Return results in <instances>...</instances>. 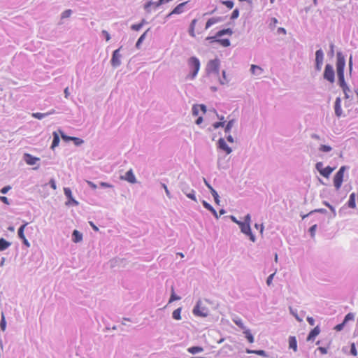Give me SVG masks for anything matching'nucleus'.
Masks as SVG:
<instances>
[{"label":"nucleus","instance_id":"8","mask_svg":"<svg viewBox=\"0 0 358 358\" xmlns=\"http://www.w3.org/2000/svg\"><path fill=\"white\" fill-rule=\"evenodd\" d=\"M323 52L322 50H318L315 52V69L317 71H320L322 69V63H323Z\"/></svg>","mask_w":358,"mask_h":358},{"label":"nucleus","instance_id":"36","mask_svg":"<svg viewBox=\"0 0 358 358\" xmlns=\"http://www.w3.org/2000/svg\"><path fill=\"white\" fill-rule=\"evenodd\" d=\"M180 297L176 295V294L174 292V288H173V287H171V295L169 303H171L174 301L180 300Z\"/></svg>","mask_w":358,"mask_h":358},{"label":"nucleus","instance_id":"28","mask_svg":"<svg viewBox=\"0 0 358 358\" xmlns=\"http://www.w3.org/2000/svg\"><path fill=\"white\" fill-rule=\"evenodd\" d=\"M73 241L75 243L80 242L83 239L82 234L77 230H74L73 232Z\"/></svg>","mask_w":358,"mask_h":358},{"label":"nucleus","instance_id":"10","mask_svg":"<svg viewBox=\"0 0 358 358\" xmlns=\"http://www.w3.org/2000/svg\"><path fill=\"white\" fill-rule=\"evenodd\" d=\"M120 49H117L113 52V57L111 59V64L113 67H117L120 65Z\"/></svg>","mask_w":358,"mask_h":358},{"label":"nucleus","instance_id":"56","mask_svg":"<svg viewBox=\"0 0 358 358\" xmlns=\"http://www.w3.org/2000/svg\"><path fill=\"white\" fill-rule=\"evenodd\" d=\"M224 124V122H215L213 124V127L215 129H217L219 128L220 127H222Z\"/></svg>","mask_w":358,"mask_h":358},{"label":"nucleus","instance_id":"62","mask_svg":"<svg viewBox=\"0 0 358 358\" xmlns=\"http://www.w3.org/2000/svg\"><path fill=\"white\" fill-rule=\"evenodd\" d=\"M316 224L312 226L310 228V232L311 234V235L313 236L314 234H315V230H316Z\"/></svg>","mask_w":358,"mask_h":358},{"label":"nucleus","instance_id":"16","mask_svg":"<svg viewBox=\"0 0 358 358\" xmlns=\"http://www.w3.org/2000/svg\"><path fill=\"white\" fill-rule=\"evenodd\" d=\"M289 347L293 349L294 352L297 350V342L295 336H290L289 338Z\"/></svg>","mask_w":358,"mask_h":358},{"label":"nucleus","instance_id":"42","mask_svg":"<svg viewBox=\"0 0 358 358\" xmlns=\"http://www.w3.org/2000/svg\"><path fill=\"white\" fill-rule=\"evenodd\" d=\"M350 354L353 356L357 355V350L354 343H352L350 346Z\"/></svg>","mask_w":358,"mask_h":358},{"label":"nucleus","instance_id":"41","mask_svg":"<svg viewBox=\"0 0 358 358\" xmlns=\"http://www.w3.org/2000/svg\"><path fill=\"white\" fill-rule=\"evenodd\" d=\"M222 3L229 9H231L234 7V2L232 1H222Z\"/></svg>","mask_w":358,"mask_h":358},{"label":"nucleus","instance_id":"26","mask_svg":"<svg viewBox=\"0 0 358 358\" xmlns=\"http://www.w3.org/2000/svg\"><path fill=\"white\" fill-rule=\"evenodd\" d=\"M10 243L4 238H0V250H4L10 246Z\"/></svg>","mask_w":358,"mask_h":358},{"label":"nucleus","instance_id":"34","mask_svg":"<svg viewBox=\"0 0 358 358\" xmlns=\"http://www.w3.org/2000/svg\"><path fill=\"white\" fill-rule=\"evenodd\" d=\"M28 224L27 222L24 223V224H22L18 229V236L20 238H24L25 237L24 234V229L26 227V226Z\"/></svg>","mask_w":358,"mask_h":358},{"label":"nucleus","instance_id":"14","mask_svg":"<svg viewBox=\"0 0 358 358\" xmlns=\"http://www.w3.org/2000/svg\"><path fill=\"white\" fill-rule=\"evenodd\" d=\"M199 110H201L203 113L206 112V107L203 104L194 105L192 107V114L195 116L199 115Z\"/></svg>","mask_w":358,"mask_h":358},{"label":"nucleus","instance_id":"33","mask_svg":"<svg viewBox=\"0 0 358 358\" xmlns=\"http://www.w3.org/2000/svg\"><path fill=\"white\" fill-rule=\"evenodd\" d=\"M181 308H178L177 309H176L173 312V317L175 319V320H179L181 319Z\"/></svg>","mask_w":358,"mask_h":358},{"label":"nucleus","instance_id":"24","mask_svg":"<svg viewBox=\"0 0 358 358\" xmlns=\"http://www.w3.org/2000/svg\"><path fill=\"white\" fill-rule=\"evenodd\" d=\"M250 70L252 74L257 75H260L263 71V69L260 66L255 64L251 65Z\"/></svg>","mask_w":358,"mask_h":358},{"label":"nucleus","instance_id":"19","mask_svg":"<svg viewBox=\"0 0 358 358\" xmlns=\"http://www.w3.org/2000/svg\"><path fill=\"white\" fill-rule=\"evenodd\" d=\"M186 2H183V3H181L180 4H178L173 10L172 12L169 14V15H172V14H180L181 13H182L183 11V7L185 5Z\"/></svg>","mask_w":358,"mask_h":358},{"label":"nucleus","instance_id":"18","mask_svg":"<svg viewBox=\"0 0 358 358\" xmlns=\"http://www.w3.org/2000/svg\"><path fill=\"white\" fill-rule=\"evenodd\" d=\"M334 171L333 168H331L330 166L325 167L322 169V170H320V173L322 176H323L325 178H328L330 174Z\"/></svg>","mask_w":358,"mask_h":358},{"label":"nucleus","instance_id":"4","mask_svg":"<svg viewBox=\"0 0 358 358\" xmlns=\"http://www.w3.org/2000/svg\"><path fill=\"white\" fill-rule=\"evenodd\" d=\"M220 64L218 59L210 60L206 65V72L208 73H216L218 75Z\"/></svg>","mask_w":358,"mask_h":358},{"label":"nucleus","instance_id":"9","mask_svg":"<svg viewBox=\"0 0 358 358\" xmlns=\"http://www.w3.org/2000/svg\"><path fill=\"white\" fill-rule=\"evenodd\" d=\"M231 34L232 31L230 29H224L219 31L215 36H208L206 38V41H209L210 42H216L215 40L218 39V38L221 37L224 34Z\"/></svg>","mask_w":358,"mask_h":358},{"label":"nucleus","instance_id":"38","mask_svg":"<svg viewBox=\"0 0 358 358\" xmlns=\"http://www.w3.org/2000/svg\"><path fill=\"white\" fill-rule=\"evenodd\" d=\"M64 192L67 198H69V199L73 201L76 203H77V202L73 199L71 190L69 187H64Z\"/></svg>","mask_w":358,"mask_h":358},{"label":"nucleus","instance_id":"30","mask_svg":"<svg viewBox=\"0 0 358 358\" xmlns=\"http://www.w3.org/2000/svg\"><path fill=\"white\" fill-rule=\"evenodd\" d=\"M203 206L208 210H209L210 211H211L213 213V214L217 218L218 217V215L217 214V212L216 210L212 207L211 205H210L208 203H207L206 201H203Z\"/></svg>","mask_w":358,"mask_h":358},{"label":"nucleus","instance_id":"13","mask_svg":"<svg viewBox=\"0 0 358 358\" xmlns=\"http://www.w3.org/2000/svg\"><path fill=\"white\" fill-rule=\"evenodd\" d=\"M219 148L223 150L227 155L231 152V149L227 145L225 141L223 138H220L218 141Z\"/></svg>","mask_w":358,"mask_h":358},{"label":"nucleus","instance_id":"45","mask_svg":"<svg viewBox=\"0 0 358 358\" xmlns=\"http://www.w3.org/2000/svg\"><path fill=\"white\" fill-rule=\"evenodd\" d=\"M233 126H234V121L233 120L229 121L225 127V132H229Z\"/></svg>","mask_w":358,"mask_h":358},{"label":"nucleus","instance_id":"63","mask_svg":"<svg viewBox=\"0 0 358 358\" xmlns=\"http://www.w3.org/2000/svg\"><path fill=\"white\" fill-rule=\"evenodd\" d=\"M61 136H62V138L64 141H70V140H71V137H69V136H66V135H65V134H64L62 132H61Z\"/></svg>","mask_w":358,"mask_h":358},{"label":"nucleus","instance_id":"32","mask_svg":"<svg viewBox=\"0 0 358 358\" xmlns=\"http://www.w3.org/2000/svg\"><path fill=\"white\" fill-rule=\"evenodd\" d=\"M217 43H218L219 44H220L223 47H228L230 45V41L229 39H220V38H218V39L215 40Z\"/></svg>","mask_w":358,"mask_h":358},{"label":"nucleus","instance_id":"23","mask_svg":"<svg viewBox=\"0 0 358 358\" xmlns=\"http://www.w3.org/2000/svg\"><path fill=\"white\" fill-rule=\"evenodd\" d=\"M170 0H159L157 3H152L151 1H149L145 5V9L147 10L148 11H149V8L150 6H151L152 5H155V7H157L159 6L160 4L163 3L164 2H168Z\"/></svg>","mask_w":358,"mask_h":358},{"label":"nucleus","instance_id":"17","mask_svg":"<svg viewBox=\"0 0 358 358\" xmlns=\"http://www.w3.org/2000/svg\"><path fill=\"white\" fill-rule=\"evenodd\" d=\"M320 329L318 327H315L309 333V335L307 338L308 341H310L315 338L320 334Z\"/></svg>","mask_w":358,"mask_h":358},{"label":"nucleus","instance_id":"46","mask_svg":"<svg viewBox=\"0 0 358 358\" xmlns=\"http://www.w3.org/2000/svg\"><path fill=\"white\" fill-rule=\"evenodd\" d=\"M0 327H1V329L4 331L5 329H6V320H5V317L3 315V313H2V317H1V323H0Z\"/></svg>","mask_w":358,"mask_h":358},{"label":"nucleus","instance_id":"27","mask_svg":"<svg viewBox=\"0 0 358 358\" xmlns=\"http://www.w3.org/2000/svg\"><path fill=\"white\" fill-rule=\"evenodd\" d=\"M196 22H197V20L196 19H194L192 21L190 27H189V35L191 36H192V37H195L194 29H195V26H196Z\"/></svg>","mask_w":358,"mask_h":358},{"label":"nucleus","instance_id":"61","mask_svg":"<svg viewBox=\"0 0 358 358\" xmlns=\"http://www.w3.org/2000/svg\"><path fill=\"white\" fill-rule=\"evenodd\" d=\"M307 321L311 326H313L315 324V320L311 317H308Z\"/></svg>","mask_w":358,"mask_h":358},{"label":"nucleus","instance_id":"60","mask_svg":"<svg viewBox=\"0 0 358 358\" xmlns=\"http://www.w3.org/2000/svg\"><path fill=\"white\" fill-rule=\"evenodd\" d=\"M0 200H1L3 203H4L5 204H7V205H8V204H9L8 199V198H7V197H6V196H0Z\"/></svg>","mask_w":358,"mask_h":358},{"label":"nucleus","instance_id":"59","mask_svg":"<svg viewBox=\"0 0 358 358\" xmlns=\"http://www.w3.org/2000/svg\"><path fill=\"white\" fill-rule=\"evenodd\" d=\"M102 33L105 36L106 41H108L110 39V36L108 32L106 30H103Z\"/></svg>","mask_w":358,"mask_h":358},{"label":"nucleus","instance_id":"44","mask_svg":"<svg viewBox=\"0 0 358 358\" xmlns=\"http://www.w3.org/2000/svg\"><path fill=\"white\" fill-rule=\"evenodd\" d=\"M354 318H355L354 314H353V313H348V314L345 315V318H344V321H343V322H344L345 323H346V322H347L348 321H349V320H354Z\"/></svg>","mask_w":358,"mask_h":358},{"label":"nucleus","instance_id":"51","mask_svg":"<svg viewBox=\"0 0 358 358\" xmlns=\"http://www.w3.org/2000/svg\"><path fill=\"white\" fill-rule=\"evenodd\" d=\"M187 196L194 201L196 200V197H195V194H194V190H192V192L191 193H185Z\"/></svg>","mask_w":358,"mask_h":358},{"label":"nucleus","instance_id":"53","mask_svg":"<svg viewBox=\"0 0 358 358\" xmlns=\"http://www.w3.org/2000/svg\"><path fill=\"white\" fill-rule=\"evenodd\" d=\"M50 187L54 189L55 190L57 189V185H56V182H55V180L54 179H51L50 180Z\"/></svg>","mask_w":358,"mask_h":358},{"label":"nucleus","instance_id":"22","mask_svg":"<svg viewBox=\"0 0 358 358\" xmlns=\"http://www.w3.org/2000/svg\"><path fill=\"white\" fill-rule=\"evenodd\" d=\"M53 113H55V110H52L51 111H50L49 113H35L32 114V116L36 119L41 120L43 117H45V116H47L48 115L53 114Z\"/></svg>","mask_w":358,"mask_h":358},{"label":"nucleus","instance_id":"40","mask_svg":"<svg viewBox=\"0 0 358 358\" xmlns=\"http://www.w3.org/2000/svg\"><path fill=\"white\" fill-rule=\"evenodd\" d=\"M144 22L145 20H143L141 23L131 25V29L135 31H138L143 27Z\"/></svg>","mask_w":358,"mask_h":358},{"label":"nucleus","instance_id":"2","mask_svg":"<svg viewBox=\"0 0 358 358\" xmlns=\"http://www.w3.org/2000/svg\"><path fill=\"white\" fill-rule=\"evenodd\" d=\"M187 66L189 69V74L187 75V78L194 80L200 69L201 64L199 59L194 56L189 57L187 59Z\"/></svg>","mask_w":358,"mask_h":358},{"label":"nucleus","instance_id":"47","mask_svg":"<svg viewBox=\"0 0 358 358\" xmlns=\"http://www.w3.org/2000/svg\"><path fill=\"white\" fill-rule=\"evenodd\" d=\"M239 16V11L238 9H235L233 10L231 16V19L234 20L236 19Z\"/></svg>","mask_w":358,"mask_h":358},{"label":"nucleus","instance_id":"12","mask_svg":"<svg viewBox=\"0 0 358 358\" xmlns=\"http://www.w3.org/2000/svg\"><path fill=\"white\" fill-rule=\"evenodd\" d=\"M24 158L26 163L29 165H34L38 161H39V158L34 157L28 153L24 154Z\"/></svg>","mask_w":358,"mask_h":358},{"label":"nucleus","instance_id":"3","mask_svg":"<svg viewBox=\"0 0 358 358\" xmlns=\"http://www.w3.org/2000/svg\"><path fill=\"white\" fill-rule=\"evenodd\" d=\"M193 313L196 316L205 317L208 315L209 310L206 307L203 306L201 301H199L193 309Z\"/></svg>","mask_w":358,"mask_h":358},{"label":"nucleus","instance_id":"21","mask_svg":"<svg viewBox=\"0 0 358 358\" xmlns=\"http://www.w3.org/2000/svg\"><path fill=\"white\" fill-rule=\"evenodd\" d=\"M188 352L194 355L203 351V348L200 346H193L187 349Z\"/></svg>","mask_w":358,"mask_h":358},{"label":"nucleus","instance_id":"43","mask_svg":"<svg viewBox=\"0 0 358 358\" xmlns=\"http://www.w3.org/2000/svg\"><path fill=\"white\" fill-rule=\"evenodd\" d=\"M320 150L322 152H327L331 150V148L329 145H322L320 147Z\"/></svg>","mask_w":358,"mask_h":358},{"label":"nucleus","instance_id":"31","mask_svg":"<svg viewBox=\"0 0 358 358\" xmlns=\"http://www.w3.org/2000/svg\"><path fill=\"white\" fill-rule=\"evenodd\" d=\"M244 334L245 335V337L247 338V340L248 341V342L250 343H254V337L252 335L251 332L250 330L248 329H245L244 331Z\"/></svg>","mask_w":358,"mask_h":358},{"label":"nucleus","instance_id":"29","mask_svg":"<svg viewBox=\"0 0 358 358\" xmlns=\"http://www.w3.org/2000/svg\"><path fill=\"white\" fill-rule=\"evenodd\" d=\"M220 21L219 18H216V17H212L210 19H209L206 24V27L205 29H208L209 27H210L213 24H215L216 23H217L218 22Z\"/></svg>","mask_w":358,"mask_h":358},{"label":"nucleus","instance_id":"54","mask_svg":"<svg viewBox=\"0 0 358 358\" xmlns=\"http://www.w3.org/2000/svg\"><path fill=\"white\" fill-rule=\"evenodd\" d=\"M345 324V323L344 322H343V323L337 324V325L335 327V328H334V329H335L336 331H341V330H342V329H343V327H344Z\"/></svg>","mask_w":358,"mask_h":358},{"label":"nucleus","instance_id":"48","mask_svg":"<svg viewBox=\"0 0 358 358\" xmlns=\"http://www.w3.org/2000/svg\"><path fill=\"white\" fill-rule=\"evenodd\" d=\"M71 15V10H66L65 11H64L62 13V18H66V17H70Z\"/></svg>","mask_w":358,"mask_h":358},{"label":"nucleus","instance_id":"11","mask_svg":"<svg viewBox=\"0 0 358 358\" xmlns=\"http://www.w3.org/2000/svg\"><path fill=\"white\" fill-rule=\"evenodd\" d=\"M121 179L122 180H127V182H130V183H136V177L133 173V171L132 169H130L129 170L124 176H122L121 177Z\"/></svg>","mask_w":358,"mask_h":358},{"label":"nucleus","instance_id":"20","mask_svg":"<svg viewBox=\"0 0 358 358\" xmlns=\"http://www.w3.org/2000/svg\"><path fill=\"white\" fill-rule=\"evenodd\" d=\"M348 206L351 208H355L356 207V195L355 193H352L350 195Z\"/></svg>","mask_w":358,"mask_h":358},{"label":"nucleus","instance_id":"37","mask_svg":"<svg viewBox=\"0 0 358 358\" xmlns=\"http://www.w3.org/2000/svg\"><path fill=\"white\" fill-rule=\"evenodd\" d=\"M247 353L248 354H255L260 356H265L266 353L264 350H247Z\"/></svg>","mask_w":358,"mask_h":358},{"label":"nucleus","instance_id":"15","mask_svg":"<svg viewBox=\"0 0 358 358\" xmlns=\"http://www.w3.org/2000/svg\"><path fill=\"white\" fill-rule=\"evenodd\" d=\"M335 113L337 117H341L342 115V109H341V98H336L335 101L334 105Z\"/></svg>","mask_w":358,"mask_h":358},{"label":"nucleus","instance_id":"6","mask_svg":"<svg viewBox=\"0 0 358 358\" xmlns=\"http://www.w3.org/2000/svg\"><path fill=\"white\" fill-rule=\"evenodd\" d=\"M324 78L333 83L335 80L334 71L331 65L327 64L324 72Z\"/></svg>","mask_w":358,"mask_h":358},{"label":"nucleus","instance_id":"25","mask_svg":"<svg viewBox=\"0 0 358 358\" xmlns=\"http://www.w3.org/2000/svg\"><path fill=\"white\" fill-rule=\"evenodd\" d=\"M59 143V137L57 132H53V141L51 145V148L54 149L57 147Z\"/></svg>","mask_w":358,"mask_h":358},{"label":"nucleus","instance_id":"58","mask_svg":"<svg viewBox=\"0 0 358 358\" xmlns=\"http://www.w3.org/2000/svg\"><path fill=\"white\" fill-rule=\"evenodd\" d=\"M277 32L279 34H283V35L286 34V30L282 27H279L277 30Z\"/></svg>","mask_w":358,"mask_h":358},{"label":"nucleus","instance_id":"39","mask_svg":"<svg viewBox=\"0 0 358 358\" xmlns=\"http://www.w3.org/2000/svg\"><path fill=\"white\" fill-rule=\"evenodd\" d=\"M210 192L214 198L215 203L218 204L220 202V200H219V195H218L217 192L213 187H210Z\"/></svg>","mask_w":358,"mask_h":358},{"label":"nucleus","instance_id":"1","mask_svg":"<svg viewBox=\"0 0 358 358\" xmlns=\"http://www.w3.org/2000/svg\"><path fill=\"white\" fill-rule=\"evenodd\" d=\"M345 66V62L344 57L341 54H337V61H336V72L337 76L338 78V82L341 87L342 88L344 94H345V98L348 99L350 92V89L347 86L345 82V78H344V68Z\"/></svg>","mask_w":358,"mask_h":358},{"label":"nucleus","instance_id":"55","mask_svg":"<svg viewBox=\"0 0 358 358\" xmlns=\"http://www.w3.org/2000/svg\"><path fill=\"white\" fill-rule=\"evenodd\" d=\"M10 189V186H6L1 189V192L2 194H6Z\"/></svg>","mask_w":358,"mask_h":358},{"label":"nucleus","instance_id":"50","mask_svg":"<svg viewBox=\"0 0 358 358\" xmlns=\"http://www.w3.org/2000/svg\"><path fill=\"white\" fill-rule=\"evenodd\" d=\"M274 275H275V273H273L271 274V275L268 277V278H267V280H266V284H267L268 286L271 285V283H272V280H273V278Z\"/></svg>","mask_w":358,"mask_h":358},{"label":"nucleus","instance_id":"5","mask_svg":"<svg viewBox=\"0 0 358 358\" xmlns=\"http://www.w3.org/2000/svg\"><path fill=\"white\" fill-rule=\"evenodd\" d=\"M345 167L342 166L339 171L336 173L334 178V184L335 187L338 189L343 182V174H344Z\"/></svg>","mask_w":358,"mask_h":358},{"label":"nucleus","instance_id":"52","mask_svg":"<svg viewBox=\"0 0 358 358\" xmlns=\"http://www.w3.org/2000/svg\"><path fill=\"white\" fill-rule=\"evenodd\" d=\"M71 141H73L76 145H79L83 143L81 139L76 137L71 138Z\"/></svg>","mask_w":358,"mask_h":358},{"label":"nucleus","instance_id":"35","mask_svg":"<svg viewBox=\"0 0 358 358\" xmlns=\"http://www.w3.org/2000/svg\"><path fill=\"white\" fill-rule=\"evenodd\" d=\"M233 322L237 325L240 328L243 329H245V326L243 324V322L242 321V320L239 317H235L233 319Z\"/></svg>","mask_w":358,"mask_h":358},{"label":"nucleus","instance_id":"57","mask_svg":"<svg viewBox=\"0 0 358 358\" xmlns=\"http://www.w3.org/2000/svg\"><path fill=\"white\" fill-rule=\"evenodd\" d=\"M250 222H251V217H250V214H248V215L245 217L244 221H243V222L248 223L249 224H250Z\"/></svg>","mask_w":358,"mask_h":358},{"label":"nucleus","instance_id":"49","mask_svg":"<svg viewBox=\"0 0 358 358\" xmlns=\"http://www.w3.org/2000/svg\"><path fill=\"white\" fill-rule=\"evenodd\" d=\"M148 31H146L145 32H144L141 36L140 38H138L137 43H136V46L138 47L142 42L145 39V35H146V33H147Z\"/></svg>","mask_w":358,"mask_h":358},{"label":"nucleus","instance_id":"64","mask_svg":"<svg viewBox=\"0 0 358 358\" xmlns=\"http://www.w3.org/2000/svg\"><path fill=\"white\" fill-rule=\"evenodd\" d=\"M90 224L94 231H97L99 230L98 227L92 222H90Z\"/></svg>","mask_w":358,"mask_h":358},{"label":"nucleus","instance_id":"7","mask_svg":"<svg viewBox=\"0 0 358 358\" xmlns=\"http://www.w3.org/2000/svg\"><path fill=\"white\" fill-rule=\"evenodd\" d=\"M238 226L240 227L241 231L249 236L251 241H255V237L251 231L250 224L248 223L241 222L238 223Z\"/></svg>","mask_w":358,"mask_h":358}]
</instances>
